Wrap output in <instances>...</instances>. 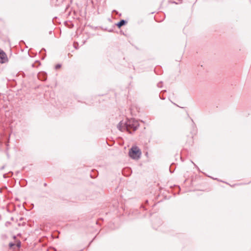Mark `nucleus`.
I'll use <instances>...</instances> for the list:
<instances>
[{"label": "nucleus", "mask_w": 251, "mask_h": 251, "mask_svg": "<svg viewBox=\"0 0 251 251\" xmlns=\"http://www.w3.org/2000/svg\"><path fill=\"white\" fill-rule=\"evenodd\" d=\"M139 126L138 123L133 119L128 120L126 124H124L122 122H120L118 125V129L121 131L128 130L129 129L132 128L133 130H136Z\"/></svg>", "instance_id": "1"}, {"label": "nucleus", "mask_w": 251, "mask_h": 251, "mask_svg": "<svg viewBox=\"0 0 251 251\" xmlns=\"http://www.w3.org/2000/svg\"><path fill=\"white\" fill-rule=\"evenodd\" d=\"M129 156L133 159H138L141 155V151L137 146H133L129 151Z\"/></svg>", "instance_id": "2"}, {"label": "nucleus", "mask_w": 251, "mask_h": 251, "mask_svg": "<svg viewBox=\"0 0 251 251\" xmlns=\"http://www.w3.org/2000/svg\"><path fill=\"white\" fill-rule=\"evenodd\" d=\"M6 60V55L3 51H2L1 52H0V62L3 63L5 62Z\"/></svg>", "instance_id": "3"}, {"label": "nucleus", "mask_w": 251, "mask_h": 251, "mask_svg": "<svg viewBox=\"0 0 251 251\" xmlns=\"http://www.w3.org/2000/svg\"><path fill=\"white\" fill-rule=\"evenodd\" d=\"M125 24H126V21L125 20H121L119 23H118L117 25L119 27H121L122 25H124Z\"/></svg>", "instance_id": "4"}, {"label": "nucleus", "mask_w": 251, "mask_h": 251, "mask_svg": "<svg viewBox=\"0 0 251 251\" xmlns=\"http://www.w3.org/2000/svg\"><path fill=\"white\" fill-rule=\"evenodd\" d=\"M16 245L18 248H20L21 247V242L18 241L16 243Z\"/></svg>", "instance_id": "5"}, {"label": "nucleus", "mask_w": 251, "mask_h": 251, "mask_svg": "<svg viewBox=\"0 0 251 251\" xmlns=\"http://www.w3.org/2000/svg\"><path fill=\"white\" fill-rule=\"evenodd\" d=\"M14 246H15V244H14V243H10L9 244V246L10 248H12Z\"/></svg>", "instance_id": "6"}, {"label": "nucleus", "mask_w": 251, "mask_h": 251, "mask_svg": "<svg viewBox=\"0 0 251 251\" xmlns=\"http://www.w3.org/2000/svg\"><path fill=\"white\" fill-rule=\"evenodd\" d=\"M60 67V65H59L56 66V68H59Z\"/></svg>", "instance_id": "7"}, {"label": "nucleus", "mask_w": 251, "mask_h": 251, "mask_svg": "<svg viewBox=\"0 0 251 251\" xmlns=\"http://www.w3.org/2000/svg\"><path fill=\"white\" fill-rule=\"evenodd\" d=\"M13 238H14V239H15V238H16V236H13Z\"/></svg>", "instance_id": "8"}]
</instances>
